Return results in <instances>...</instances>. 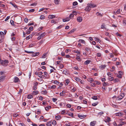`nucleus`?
Wrapping results in <instances>:
<instances>
[{
    "label": "nucleus",
    "mask_w": 126,
    "mask_h": 126,
    "mask_svg": "<svg viewBox=\"0 0 126 126\" xmlns=\"http://www.w3.org/2000/svg\"><path fill=\"white\" fill-rule=\"evenodd\" d=\"M96 7V5L92 3H88L87 4V11H89L91 8Z\"/></svg>",
    "instance_id": "f257e3e1"
},
{
    "label": "nucleus",
    "mask_w": 126,
    "mask_h": 126,
    "mask_svg": "<svg viewBox=\"0 0 126 126\" xmlns=\"http://www.w3.org/2000/svg\"><path fill=\"white\" fill-rule=\"evenodd\" d=\"M9 63L8 61L7 60H2L0 59V64H1L2 65H6L7 64Z\"/></svg>",
    "instance_id": "f03ea898"
},
{
    "label": "nucleus",
    "mask_w": 126,
    "mask_h": 126,
    "mask_svg": "<svg viewBox=\"0 0 126 126\" xmlns=\"http://www.w3.org/2000/svg\"><path fill=\"white\" fill-rule=\"evenodd\" d=\"M45 33H43L39 36L37 38V39L38 40H39L42 38L45 35Z\"/></svg>",
    "instance_id": "7ed1b4c3"
},
{
    "label": "nucleus",
    "mask_w": 126,
    "mask_h": 126,
    "mask_svg": "<svg viewBox=\"0 0 126 126\" xmlns=\"http://www.w3.org/2000/svg\"><path fill=\"white\" fill-rule=\"evenodd\" d=\"M70 19V17H68L65 18L63 19V22H66L69 21Z\"/></svg>",
    "instance_id": "20e7f679"
},
{
    "label": "nucleus",
    "mask_w": 126,
    "mask_h": 126,
    "mask_svg": "<svg viewBox=\"0 0 126 126\" xmlns=\"http://www.w3.org/2000/svg\"><path fill=\"white\" fill-rule=\"evenodd\" d=\"M38 84V83L37 82H35L34 83V86L33 88L34 90H35L37 89V86Z\"/></svg>",
    "instance_id": "39448f33"
},
{
    "label": "nucleus",
    "mask_w": 126,
    "mask_h": 126,
    "mask_svg": "<svg viewBox=\"0 0 126 126\" xmlns=\"http://www.w3.org/2000/svg\"><path fill=\"white\" fill-rule=\"evenodd\" d=\"M39 52H35L34 53H33L32 54V57H35L38 56L40 54Z\"/></svg>",
    "instance_id": "423d86ee"
},
{
    "label": "nucleus",
    "mask_w": 126,
    "mask_h": 126,
    "mask_svg": "<svg viewBox=\"0 0 126 126\" xmlns=\"http://www.w3.org/2000/svg\"><path fill=\"white\" fill-rule=\"evenodd\" d=\"M19 80V79L17 77H16L14 78V81L15 83L18 82Z\"/></svg>",
    "instance_id": "0eeeda50"
},
{
    "label": "nucleus",
    "mask_w": 126,
    "mask_h": 126,
    "mask_svg": "<svg viewBox=\"0 0 126 126\" xmlns=\"http://www.w3.org/2000/svg\"><path fill=\"white\" fill-rule=\"evenodd\" d=\"M38 92L37 91H33L32 93V94L33 95H35L38 94Z\"/></svg>",
    "instance_id": "6e6552de"
},
{
    "label": "nucleus",
    "mask_w": 126,
    "mask_h": 126,
    "mask_svg": "<svg viewBox=\"0 0 126 126\" xmlns=\"http://www.w3.org/2000/svg\"><path fill=\"white\" fill-rule=\"evenodd\" d=\"M116 116H121L122 115H123V114L122 113L119 112L116 113Z\"/></svg>",
    "instance_id": "1a4fd4ad"
},
{
    "label": "nucleus",
    "mask_w": 126,
    "mask_h": 126,
    "mask_svg": "<svg viewBox=\"0 0 126 126\" xmlns=\"http://www.w3.org/2000/svg\"><path fill=\"white\" fill-rule=\"evenodd\" d=\"M78 117L80 119H83L84 118V117H86V116H84L83 115H78Z\"/></svg>",
    "instance_id": "9d476101"
},
{
    "label": "nucleus",
    "mask_w": 126,
    "mask_h": 126,
    "mask_svg": "<svg viewBox=\"0 0 126 126\" xmlns=\"http://www.w3.org/2000/svg\"><path fill=\"white\" fill-rule=\"evenodd\" d=\"M77 20L79 22H81L82 20V18L80 16L78 17H77Z\"/></svg>",
    "instance_id": "9b49d317"
},
{
    "label": "nucleus",
    "mask_w": 126,
    "mask_h": 126,
    "mask_svg": "<svg viewBox=\"0 0 126 126\" xmlns=\"http://www.w3.org/2000/svg\"><path fill=\"white\" fill-rule=\"evenodd\" d=\"M96 122L93 121L92 122L90 123L91 126H94L96 124Z\"/></svg>",
    "instance_id": "f8f14e48"
},
{
    "label": "nucleus",
    "mask_w": 126,
    "mask_h": 126,
    "mask_svg": "<svg viewBox=\"0 0 126 126\" xmlns=\"http://www.w3.org/2000/svg\"><path fill=\"white\" fill-rule=\"evenodd\" d=\"M47 126H51L52 122L51 121H49L46 124Z\"/></svg>",
    "instance_id": "ddd939ff"
},
{
    "label": "nucleus",
    "mask_w": 126,
    "mask_h": 126,
    "mask_svg": "<svg viewBox=\"0 0 126 126\" xmlns=\"http://www.w3.org/2000/svg\"><path fill=\"white\" fill-rule=\"evenodd\" d=\"M87 81L90 82L94 81L93 79L91 78H89L87 79Z\"/></svg>",
    "instance_id": "4468645a"
},
{
    "label": "nucleus",
    "mask_w": 126,
    "mask_h": 126,
    "mask_svg": "<svg viewBox=\"0 0 126 126\" xmlns=\"http://www.w3.org/2000/svg\"><path fill=\"white\" fill-rule=\"evenodd\" d=\"M65 92L64 91H63L62 92L60 93V95L61 96H63L64 95Z\"/></svg>",
    "instance_id": "2eb2a0df"
},
{
    "label": "nucleus",
    "mask_w": 126,
    "mask_h": 126,
    "mask_svg": "<svg viewBox=\"0 0 126 126\" xmlns=\"http://www.w3.org/2000/svg\"><path fill=\"white\" fill-rule=\"evenodd\" d=\"M55 17V16L54 15H50L49 16L48 18L50 19H52Z\"/></svg>",
    "instance_id": "dca6fc26"
},
{
    "label": "nucleus",
    "mask_w": 126,
    "mask_h": 126,
    "mask_svg": "<svg viewBox=\"0 0 126 126\" xmlns=\"http://www.w3.org/2000/svg\"><path fill=\"white\" fill-rule=\"evenodd\" d=\"M76 30L75 29H73L71 30L69 32H68V34H70Z\"/></svg>",
    "instance_id": "f3484780"
},
{
    "label": "nucleus",
    "mask_w": 126,
    "mask_h": 126,
    "mask_svg": "<svg viewBox=\"0 0 126 126\" xmlns=\"http://www.w3.org/2000/svg\"><path fill=\"white\" fill-rule=\"evenodd\" d=\"M41 93L42 94H46L47 93V92L46 90H45L42 91Z\"/></svg>",
    "instance_id": "a211bd4d"
},
{
    "label": "nucleus",
    "mask_w": 126,
    "mask_h": 126,
    "mask_svg": "<svg viewBox=\"0 0 126 126\" xmlns=\"http://www.w3.org/2000/svg\"><path fill=\"white\" fill-rule=\"evenodd\" d=\"M52 83H53L56 84H59V82L56 80L52 81Z\"/></svg>",
    "instance_id": "6ab92c4d"
},
{
    "label": "nucleus",
    "mask_w": 126,
    "mask_h": 126,
    "mask_svg": "<svg viewBox=\"0 0 126 126\" xmlns=\"http://www.w3.org/2000/svg\"><path fill=\"white\" fill-rule=\"evenodd\" d=\"M56 88V86L55 85H54L51 86L49 87V88L50 89H55V88Z\"/></svg>",
    "instance_id": "aec40b11"
},
{
    "label": "nucleus",
    "mask_w": 126,
    "mask_h": 126,
    "mask_svg": "<svg viewBox=\"0 0 126 126\" xmlns=\"http://www.w3.org/2000/svg\"><path fill=\"white\" fill-rule=\"evenodd\" d=\"M73 52L78 54H80V52L78 50H74Z\"/></svg>",
    "instance_id": "412c9836"
},
{
    "label": "nucleus",
    "mask_w": 126,
    "mask_h": 126,
    "mask_svg": "<svg viewBox=\"0 0 126 126\" xmlns=\"http://www.w3.org/2000/svg\"><path fill=\"white\" fill-rule=\"evenodd\" d=\"M123 98L121 97L120 96H119L118 97H117L116 98L117 100H120L122 99Z\"/></svg>",
    "instance_id": "4be33fe9"
},
{
    "label": "nucleus",
    "mask_w": 126,
    "mask_h": 126,
    "mask_svg": "<svg viewBox=\"0 0 126 126\" xmlns=\"http://www.w3.org/2000/svg\"><path fill=\"white\" fill-rule=\"evenodd\" d=\"M10 3L15 8H16L17 7V5H16L14 3H13L11 2H10Z\"/></svg>",
    "instance_id": "5701e85b"
},
{
    "label": "nucleus",
    "mask_w": 126,
    "mask_h": 126,
    "mask_svg": "<svg viewBox=\"0 0 126 126\" xmlns=\"http://www.w3.org/2000/svg\"><path fill=\"white\" fill-rule=\"evenodd\" d=\"M106 67V65H103L100 66V68L102 69H104Z\"/></svg>",
    "instance_id": "b1692460"
},
{
    "label": "nucleus",
    "mask_w": 126,
    "mask_h": 126,
    "mask_svg": "<svg viewBox=\"0 0 126 126\" xmlns=\"http://www.w3.org/2000/svg\"><path fill=\"white\" fill-rule=\"evenodd\" d=\"M65 82L66 84V85H67L68 84V83L69 82V79H66L65 80Z\"/></svg>",
    "instance_id": "393cba45"
},
{
    "label": "nucleus",
    "mask_w": 126,
    "mask_h": 126,
    "mask_svg": "<svg viewBox=\"0 0 126 126\" xmlns=\"http://www.w3.org/2000/svg\"><path fill=\"white\" fill-rule=\"evenodd\" d=\"M59 67L60 68L62 69L64 67V65L63 64H60L59 65Z\"/></svg>",
    "instance_id": "a878e982"
},
{
    "label": "nucleus",
    "mask_w": 126,
    "mask_h": 126,
    "mask_svg": "<svg viewBox=\"0 0 126 126\" xmlns=\"http://www.w3.org/2000/svg\"><path fill=\"white\" fill-rule=\"evenodd\" d=\"M98 104V102L94 103L92 104V105L94 106H96Z\"/></svg>",
    "instance_id": "bb28decb"
},
{
    "label": "nucleus",
    "mask_w": 126,
    "mask_h": 126,
    "mask_svg": "<svg viewBox=\"0 0 126 126\" xmlns=\"http://www.w3.org/2000/svg\"><path fill=\"white\" fill-rule=\"evenodd\" d=\"M33 97V96L31 95H29L27 96V98L28 99H30L32 98Z\"/></svg>",
    "instance_id": "cd10ccee"
},
{
    "label": "nucleus",
    "mask_w": 126,
    "mask_h": 126,
    "mask_svg": "<svg viewBox=\"0 0 126 126\" xmlns=\"http://www.w3.org/2000/svg\"><path fill=\"white\" fill-rule=\"evenodd\" d=\"M59 0H55V3L57 4H58L59 3Z\"/></svg>",
    "instance_id": "c85d7f7f"
},
{
    "label": "nucleus",
    "mask_w": 126,
    "mask_h": 126,
    "mask_svg": "<svg viewBox=\"0 0 126 126\" xmlns=\"http://www.w3.org/2000/svg\"><path fill=\"white\" fill-rule=\"evenodd\" d=\"M4 78V76H2L1 77H0V82L3 80Z\"/></svg>",
    "instance_id": "c756f323"
},
{
    "label": "nucleus",
    "mask_w": 126,
    "mask_h": 126,
    "mask_svg": "<svg viewBox=\"0 0 126 126\" xmlns=\"http://www.w3.org/2000/svg\"><path fill=\"white\" fill-rule=\"evenodd\" d=\"M18 115H19L18 114L16 113L14 114L13 115V116L14 117H16L18 116Z\"/></svg>",
    "instance_id": "7c9ffc66"
},
{
    "label": "nucleus",
    "mask_w": 126,
    "mask_h": 126,
    "mask_svg": "<svg viewBox=\"0 0 126 126\" xmlns=\"http://www.w3.org/2000/svg\"><path fill=\"white\" fill-rule=\"evenodd\" d=\"M45 18V16L43 15H41L40 18L41 19H43Z\"/></svg>",
    "instance_id": "2f4dec72"
},
{
    "label": "nucleus",
    "mask_w": 126,
    "mask_h": 126,
    "mask_svg": "<svg viewBox=\"0 0 126 126\" xmlns=\"http://www.w3.org/2000/svg\"><path fill=\"white\" fill-rule=\"evenodd\" d=\"M55 118L56 120H58L59 119L61 118V117L60 116H55Z\"/></svg>",
    "instance_id": "473e14b6"
},
{
    "label": "nucleus",
    "mask_w": 126,
    "mask_h": 126,
    "mask_svg": "<svg viewBox=\"0 0 126 126\" xmlns=\"http://www.w3.org/2000/svg\"><path fill=\"white\" fill-rule=\"evenodd\" d=\"M52 123L53 125L55 126L56 124V122L55 121H53Z\"/></svg>",
    "instance_id": "72a5a7b5"
},
{
    "label": "nucleus",
    "mask_w": 126,
    "mask_h": 126,
    "mask_svg": "<svg viewBox=\"0 0 126 126\" xmlns=\"http://www.w3.org/2000/svg\"><path fill=\"white\" fill-rule=\"evenodd\" d=\"M75 79L76 81H80L81 80L78 77H76L75 78Z\"/></svg>",
    "instance_id": "f704fd0d"
},
{
    "label": "nucleus",
    "mask_w": 126,
    "mask_h": 126,
    "mask_svg": "<svg viewBox=\"0 0 126 126\" xmlns=\"http://www.w3.org/2000/svg\"><path fill=\"white\" fill-rule=\"evenodd\" d=\"M101 29H104L105 28V25L104 23H103L101 26Z\"/></svg>",
    "instance_id": "c9c22d12"
},
{
    "label": "nucleus",
    "mask_w": 126,
    "mask_h": 126,
    "mask_svg": "<svg viewBox=\"0 0 126 126\" xmlns=\"http://www.w3.org/2000/svg\"><path fill=\"white\" fill-rule=\"evenodd\" d=\"M117 76L119 78H122V76L121 74H118L117 75Z\"/></svg>",
    "instance_id": "e433bc0d"
},
{
    "label": "nucleus",
    "mask_w": 126,
    "mask_h": 126,
    "mask_svg": "<svg viewBox=\"0 0 126 126\" xmlns=\"http://www.w3.org/2000/svg\"><path fill=\"white\" fill-rule=\"evenodd\" d=\"M78 4V3L77 1H75L73 3V5L74 6H75L77 5Z\"/></svg>",
    "instance_id": "4c0bfd02"
},
{
    "label": "nucleus",
    "mask_w": 126,
    "mask_h": 126,
    "mask_svg": "<svg viewBox=\"0 0 126 126\" xmlns=\"http://www.w3.org/2000/svg\"><path fill=\"white\" fill-rule=\"evenodd\" d=\"M73 15H76L77 14V12L75 11H73Z\"/></svg>",
    "instance_id": "58836bf2"
},
{
    "label": "nucleus",
    "mask_w": 126,
    "mask_h": 126,
    "mask_svg": "<svg viewBox=\"0 0 126 126\" xmlns=\"http://www.w3.org/2000/svg\"><path fill=\"white\" fill-rule=\"evenodd\" d=\"M32 36H31L30 35H29V36H27L26 37V40H29V39L31 38H32Z\"/></svg>",
    "instance_id": "ea45409f"
},
{
    "label": "nucleus",
    "mask_w": 126,
    "mask_h": 126,
    "mask_svg": "<svg viewBox=\"0 0 126 126\" xmlns=\"http://www.w3.org/2000/svg\"><path fill=\"white\" fill-rule=\"evenodd\" d=\"M96 14L97 15L100 16H102V15L99 12H97L96 13Z\"/></svg>",
    "instance_id": "a19ab883"
},
{
    "label": "nucleus",
    "mask_w": 126,
    "mask_h": 126,
    "mask_svg": "<svg viewBox=\"0 0 126 126\" xmlns=\"http://www.w3.org/2000/svg\"><path fill=\"white\" fill-rule=\"evenodd\" d=\"M92 98L93 99L96 100L97 99V97L96 96H94L92 97Z\"/></svg>",
    "instance_id": "79ce46f5"
},
{
    "label": "nucleus",
    "mask_w": 126,
    "mask_h": 126,
    "mask_svg": "<svg viewBox=\"0 0 126 126\" xmlns=\"http://www.w3.org/2000/svg\"><path fill=\"white\" fill-rule=\"evenodd\" d=\"M107 121H105L106 122H109L110 121V118L109 117H108L107 118Z\"/></svg>",
    "instance_id": "37998d69"
},
{
    "label": "nucleus",
    "mask_w": 126,
    "mask_h": 126,
    "mask_svg": "<svg viewBox=\"0 0 126 126\" xmlns=\"http://www.w3.org/2000/svg\"><path fill=\"white\" fill-rule=\"evenodd\" d=\"M10 22L12 25H15V24L14 23L13 21L12 20H10Z\"/></svg>",
    "instance_id": "c03bdc74"
},
{
    "label": "nucleus",
    "mask_w": 126,
    "mask_h": 126,
    "mask_svg": "<svg viewBox=\"0 0 126 126\" xmlns=\"http://www.w3.org/2000/svg\"><path fill=\"white\" fill-rule=\"evenodd\" d=\"M0 34L1 36H3L4 35V33L3 32H0Z\"/></svg>",
    "instance_id": "a18cd8bd"
},
{
    "label": "nucleus",
    "mask_w": 126,
    "mask_h": 126,
    "mask_svg": "<svg viewBox=\"0 0 126 126\" xmlns=\"http://www.w3.org/2000/svg\"><path fill=\"white\" fill-rule=\"evenodd\" d=\"M25 52L28 53H33V51H28L26 50H25Z\"/></svg>",
    "instance_id": "49530a36"
},
{
    "label": "nucleus",
    "mask_w": 126,
    "mask_h": 126,
    "mask_svg": "<svg viewBox=\"0 0 126 126\" xmlns=\"http://www.w3.org/2000/svg\"><path fill=\"white\" fill-rule=\"evenodd\" d=\"M63 26V25H60V26L56 28L57 29H59L61 28Z\"/></svg>",
    "instance_id": "de8ad7c7"
},
{
    "label": "nucleus",
    "mask_w": 126,
    "mask_h": 126,
    "mask_svg": "<svg viewBox=\"0 0 126 126\" xmlns=\"http://www.w3.org/2000/svg\"><path fill=\"white\" fill-rule=\"evenodd\" d=\"M34 44L32 43L29 45V47H32L33 46H34Z\"/></svg>",
    "instance_id": "09e8293b"
},
{
    "label": "nucleus",
    "mask_w": 126,
    "mask_h": 126,
    "mask_svg": "<svg viewBox=\"0 0 126 126\" xmlns=\"http://www.w3.org/2000/svg\"><path fill=\"white\" fill-rule=\"evenodd\" d=\"M57 99L56 98H53L52 99V100L54 102H55L57 100Z\"/></svg>",
    "instance_id": "8fccbe9b"
},
{
    "label": "nucleus",
    "mask_w": 126,
    "mask_h": 126,
    "mask_svg": "<svg viewBox=\"0 0 126 126\" xmlns=\"http://www.w3.org/2000/svg\"><path fill=\"white\" fill-rule=\"evenodd\" d=\"M35 11V10L34 9H31L29 11L30 12H34Z\"/></svg>",
    "instance_id": "3c124183"
},
{
    "label": "nucleus",
    "mask_w": 126,
    "mask_h": 126,
    "mask_svg": "<svg viewBox=\"0 0 126 126\" xmlns=\"http://www.w3.org/2000/svg\"><path fill=\"white\" fill-rule=\"evenodd\" d=\"M65 57L66 58H71L70 56L68 55H66L65 56Z\"/></svg>",
    "instance_id": "603ef678"
},
{
    "label": "nucleus",
    "mask_w": 126,
    "mask_h": 126,
    "mask_svg": "<svg viewBox=\"0 0 126 126\" xmlns=\"http://www.w3.org/2000/svg\"><path fill=\"white\" fill-rule=\"evenodd\" d=\"M63 74H64L65 75H66L67 73V71L66 70H64L63 71Z\"/></svg>",
    "instance_id": "864d4df0"
},
{
    "label": "nucleus",
    "mask_w": 126,
    "mask_h": 126,
    "mask_svg": "<svg viewBox=\"0 0 126 126\" xmlns=\"http://www.w3.org/2000/svg\"><path fill=\"white\" fill-rule=\"evenodd\" d=\"M44 73V76L45 77H46L48 73L46 72H45Z\"/></svg>",
    "instance_id": "5fc2aeb1"
},
{
    "label": "nucleus",
    "mask_w": 126,
    "mask_h": 126,
    "mask_svg": "<svg viewBox=\"0 0 126 126\" xmlns=\"http://www.w3.org/2000/svg\"><path fill=\"white\" fill-rule=\"evenodd\" d=\"M28 20L27 18H25L24 19V21L26 23H27L28 22Z\"/></svg>",
    "instance_id": "6e6d98bb"
},
{
    "label": "nucleus",
    "mask_w": 126,
    "mask_h": 126,
    "mask_svg": "<svg viewBox=\"0 0 126 126\" xmlns=\"http://www.w3.org/2000/svg\"><path fill=\"white\" fill-rule=\"evenodd\" d=\"M67 107L69 108H70L71 107V104H68L67 105Z\"/></svg>",
    "instance_id": "4d7b16f0"
},
{
    "label": "nucleus",
    "mask_w": 126,
    "mask_h": 126,
    "mask_svg": "<svg viewBox=\"0 0 126 126\" xmlns=\"http://www.w3.org/2000/svg\"><path fill=\"white\" fill-rule=\"evenodd\" d=\"M74 16V15L73 14H71L69 16V17H70V19L71 18V17H73Z\"/></svg>",
    "instance_id": "13d9d810"
},
{
    "label": "nucleus",
    "mask_w": 126,
    "mask_h": 126,
    "mask_svg": "<svg viewBox=\"0 0 126 126\" xmlns=\"http://www.w3.org/2000/svg\"><path fill=\"white\" fill-rule=\"evenodd\" d=\"M10 18V16H7L5 20V21H7Z\"/></svg>",
    "instance_id": "bf43d9fd"
},
{
    "label": "nucleus",
    "mask_w": 126,
    "mask_h": 126,
    "mask_svg": "<svg viewBox=\"0 0 126 126\" xmlns=\"http://www.w3.org/2000/svg\"><path fill=\"white\" fill-rule=\"evenodd\" d=\"M79 42H81L82 43H83L84 42V41L83 40L80 39L79 40Z\"/></svg>",
    "instance_id": "052dcab7"
},
{
    "label": "nucleus",
    "mask_w": 126,
    "mask_h": 126,
    "mask_svg": "<svg viewBox=\"0 0 126 126\" xmlns=\"http://www.w3.org/2000/svg\"><path fill=\"white\" fill-rule=\"evenodd\" d=\"M76 90V88H73L71 90L72 92H74Z\"/></svg>",
    "instance_id": "680f3d73"
},
{
    "label": "nucleus",
    "mask_w": 126,
    "mask_h": 126,
    "mask_svg": "<svg viewBox=\"0 0 126 126\" xmlns=\"http://www.w3.org/2000/svg\"><path fill=\"white\" fill-rule=\"evenodd\" d=\"M97 55L98 57H100L101 56V54L100 53H97Z\"/></svg>",
    "instance_id": "e2e57ef3"
},
{
    "label": "nucleus",
    "mask_w": 126,
    "mask_h": 126,
    "mask_svg": "<svg viewBox=\"0 0 126 126\" xmlns=\"http://www.w3.org/2000/svg\"><path fill=\"white\" fill-rule=\"evenodd\" d=\"M29 30L30 31H32L33 30V27H30L29 28Z\"/></svg>",
    "instance_id": "0e129e2a"
},
{
    "label": "nucleus",
    "mask_w": 126,
    "mask_h": 126,
    "mask_svg": "<svg viewBox=\"0 0 126 126\" xmlns=\"http://www.w3.org/2000/svg\"><path fill=\"white\" fill-rule=\"evenodd\" d=\"M119 79H114V81L115 82H118L119 81Z\"/></svg>",
    "instance_id": "69168bd1"
},
{
    "label": "nucleus",
    "mask_w": 126,
    "mask_h": 126,
    "mask_svg": "<svg viewBox=\"0 0 126 126\" xmlns=\"http://www.w3.org/2000/svg\"><path fill=\"white\" fill-rule=\"evenodd\" d=\"M121 97H122L123 98L125 96V95L124 94V93H123L121 95H120Z\"/></svg>",
    "instance_id": "338daca9"
},
{
    "label": "nucleus",
    "mask_w": 126,
    "mask_h": 126,
    "mask_svg": "<svg viewBox=\"0 0 126 126\" xmlns=\"http://www.w3.org/2000/svg\"><path fill=\"white\" fill-rule=\"evenodd\" d=\"M116 12L118 14H119L120 12V9H118L117 11H116Z\"/></svg>",
    "instance_id": "774afa93"
}]
</instances>
